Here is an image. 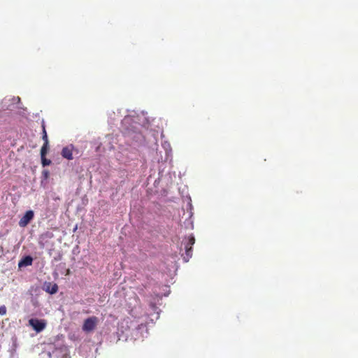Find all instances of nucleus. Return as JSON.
I'll return each mask as SVG.
<instances>
[{
    "label": "nucleus",
    "mask_w": 358,
    "mask_h": 358,
    "mask_svg": "<svg viewBox=\"0 0 358 358\" xmlns=\"http://www.w3.org/2000/svg\"><path fill=\"white\" fill-rule=\"evenodd\" d=\"M131 119L130 117H124L122 120V125L124 127L123 134L125 136L131 140L138 143H142L145 141V136L141 131H138L136 126H131V128L127 127L130 124Z\"/></svg>",
    "instance_id": "1"
},
{
    "label": "nucleus",
    "mask_w": 358,
    "mask_h": 358,
    "mask_svg": "<svg viewBox=\"0 0 358 358\" xmlns=\"http://www.w3.org/2000/svg\"><path fill=\"white\" fill-rule=\"evenodd\" d=\"M98 323V318L95 316H92L87 318L83 323V330L86 332H90L93 331Z\"/></svg>",
    "instance_id": "2"
},
{
    "label": "nucleus",
    "mask_w": 358,
    "mask_h": 358,
    "mask_svg": "<svg viewBox=\"0 0 358 358\" xmlns=\"http://www.w3.org/2000/svg\"><path fill=\"white\" fill-rule=\"evenodd\" d=\"M29 325L36 331H42L46 327V322L44 320L32 318L29 320Z\"/></svg>",
    "instance_id": "3"
},
{
    "label": "nucleus",
    "mask_w": 358,
    "mask_h": 358,
    "mask_svg": "<svg viewBox=\"0 0 358 358\" xmlns=\"http://www.w3.org/2000/svg\"><path fill=\"white\" fill-rule=\"evenodd\" d=\"M195 243V238L194 236H190L188 238V242L186 243L185 248V256L184 257V259L185 262H187L189 258L192 257V245Z\"/></svg>",
    "instance_id": "4"
},
{
    "label": "nucleus",
    "mask_w": 358,
    "mask_h": 358,
    "mask_svg": "<svg viewBox=\"0 0 358 358\" xmlns=\"http://www.w3.org/2000/svg\"><path fill=\"white\" fill-rule=\"evenodd\" d=\"M34 217V211L31 210H27L24 216L20 218L19 221V225L21 227H26Z\"/></svg>",
    "instance_id": "5"
},
{
    "label": "nucleus",
    "mask_w": 358,
    "mask_h": 358,
    "mask_svg": "<svg viewBox=\"0 0 358 358\" xmlns=\"http://www.w3.org/2000/svg\"><path fill=\"white\" fill-rule=\"evenodd\" d=\"M73 154L78 155L79 152L72 144H70L62 149V157H72Z\"/></svg>",
    "instance_id": "6"
},
{
    "label": "nucleus",
    "mask_w": 358,
    "mask_h": 358,
    "mask_svg": "<svg viewBox=\"0 0 358 358\" xmlns=\"http://www.w3.org/2000/svg\"><path fill=\"white\" fill-rule=\"evenodd\" d=\"M43 290L50 294H54L58 291V285L55 282H46L43 285Z\"/></svg>",
    "instance_id": "7"
},
{
    "label": "nucleus",
    "mask_w": 358,
    "mask_h": 358,
    "mask_svg": "<svg viewBox=\"0 0 358 358\" xmlns=\"http://www.w3.org/2000/svg\"><path fill=\"white\" fill-rule=\"evenodd\" d=\"M43 139L44 141V144L41 149V157L45 156V155L47 154L48 145V136H47V133H46L44 126L43 127Z\"/></svg>",
    "instance_id": "8"
},
{
    "label": "nucleus",
    "mask_w": 358,
    "mask_h": 358,
    "mask_svg": "<svg viewBox=\"0 0 358 358\" xmlns=\"http://www.w3.org/2000/svg\"><path fill=\"white\" fill-rule=\"evenodd\" d=\"M33 258L31 256H26L19 262L18 266L20 268L22 266H31Z\"/></svg>",
    "instance_id": "9"
},
{
    "label": "nucleus",
    "mask_w": 358,
    "mask_h": 358,
    "mask_svg": "<svg viewBox=\"0 0 358 358\" xmlns=\"http://www.w3.org/2000/svg\"><path fill=\"white\" fill-rule=\"evenodd\" d=\"M42 159V165L43 166H45L50 165L51 164V160L49 158H41Z\"/></svg>",
    "instance_id": "10"
},
{
    "label": "nucleus",
    "mask_w": 358,
    "mask_h": 358,
    "mask_svg": "<svg viewBox=\"0 0 358 358\" xmlns=\"http://www.w3.org/2000/svg\"><path fill=\"white\" fill-rule=\"evenodd\" d=\"M42 176H43V178L44 180H48L49 178V176H50L49 171L47 170V169H44L42 171Z\"/></svg>",
    "instance_id": "11"
},
{
    "label": "nucleus",
    "mask_w": 358,
    "mask_h": 358,
    "mask_svg": "<svg viewBox=\"0 0 358 358\" xmlns=\"http://www.w3.org/2000/svg\"><path fill=\"white\" fill-rule=\"evenodd\" d=\"M6 312L7 309L4 305L0 306V315H5L6 314Z\"/></svg>",
    "instance_id": "12"
}]
</instances>
